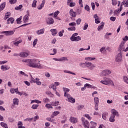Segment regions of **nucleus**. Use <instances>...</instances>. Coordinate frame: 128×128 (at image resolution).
Instances as JSON below:
<instances>
[{
	"mask_svg": "<svg viewBox=\"0 0 128 128\" xmlns=\"http://www.w3.org/2000/svg\"><path fill=\"white\" fill-rule=\"evenodd\" d=\"M58 14H60V12L58 10H57L54 13V18H56L58 16Z\"/></svg>",
	"mask_w": 128,
	"mask_h": 128,
	"instance_id": "13d9d810",
	"label": "nucleus"
},
{
	"mask_svg": "<svg viewBox=\"0 0 128 128\" xmlns=\"http://www.w3.org/2000/svg\"><path fill=\"white\" fill-rule=\"evenodd\" d=\"M43 102H45V104L46 102H50V100L48 98H45L43 100Z\"/></svg>",
	"mask_w": 128,
	"mask_h": 128,
	"instance_id": "338daca9",
	"label": "nucleus"
},
{
	"mask_svg": "<svg viewBox=\"0 0 128 128\" xmlns=\"http://www.w3.org/2000/svg\"><path fill=\"white\" fill-rule=\"evenodd\" d=\"M38 43V38H36L34 40L33 42V46L34 48L36 46V44Z\"/></svg>",
	"mask_w": 128,
	"mask_h": 128,
	"instance_id": "6e6d98bb",
	"label": "nucleus"
},
{
	"mask_svg": "<svg viewBox=\"0 0 128 128\" xmlns=\"http://www.w3.org/2000/svg\"><path fill=\"white\" fill-rule=\"evenodd\" d=\"M52 106H58L60 104V102L57 101L55 102H52Z\"/></svg>",
	"mask_w": 128,
	"mask_h": 128,
	"instance_id": "58836bf2",
	"label": "nucleus"
},
{
	"mask_svg": "<svg viewBox=\"0 0 128 128\" xmlns=\"http://www.w3.org/2000/svg\"><path fill=\"white\" fill-rule=\"evenodd\" d=\"M122 5H120V8H118L116 10H115L114 12V16H118V14H120V12L122 10Z\"/></svg>",
	"mask_w": 128,
	"mask_h": 128,
	"instance_id": "2eb2a0df",
	"label": "nucleus"
},
{
	"mask_svg": "<svg viewBox=\"0 0 128 128\" xmlns=\"http://www.w3.org/2000/svg\"><path fill=\"white\" fill-rule=\"evenodd\" d=\"M22 18L20 16V18L16 19L17 24H20L22 23Z\"/></svg>",
	"mask_w": 128,
	"mask_h": 128,
	"instance_id": "37998d69",
	"label": "nucleus"
},
{
	"mask_svg": "<svg viewBox=\"0 0 128 128\" xmlns=\"http://www.w3.org/2000/svg\"><path fill=\"white\" fill-rule=\"evenodd\" d=\"M18 99L17 98H14L13 100V104H14L15 106H18Z\"/></svg>",
	"mask_w": 128,
	"mask_h": 128,
	"instance_id": "a878e982",
	"label": "nucleus"
},
{
	"mask_svg": "<svg viewBox=\"0 0 128 128\" xmlns=\"http://www.w3.org/2000/svg\"><path fill=\"white\" fill-rule=\"evenodd\" d=\"M14 33V30L4 31L2 34H5L6 36H12Z\"/></svg>",
	"mask_w": 128,
	"mask_h": 128,
	"instance_id": "ddd939ff",
	"label": "nucleus"
},
{
	"mask_svg": "<svg viewBox=\"0 0 128 128\" xmlns=\"http://www.w3.org/2000/svg\"><path fill=\"white\" fill-rule=\"evenodd\" d=\"M10 68V67L6 65H2L1 66V70H2L4 71V70H8Z\"/></svg>",
	"mask_w": 128,
	"mask_h": 128,
	"instance_id": "f3484780",
	"label": "nucleus"
},
{
	"mask_svg": "<svg viewBox=\"0 0 128 128\" xmlns=\"http://www.w3.org/2000/svg\"><path fill=\"white\" fill-rule=\"evenodd\" d=\"M4 8H6V3H2L0 6V12L4 10Z\"/></svg>",
	"mask_w": 128,
	"mask_h": 128,
	"instance_id": "bb28decb",
	"label": "nucleus"
},
{
	"mask_svg": "<svg viewBox=\"0 0 128 128\" xmlns=\"http://www.w3.org/2000/svg\"><path fill=\"white\" fill-rule=\"evenodd\" d=\"M124 44H126V41H122L119 46L118 50L122 52V50H124Z\"/></svg>",
	"mask_w": 128,
	"mask_h": 128,
	"instance_id": "9b49d317",
	"label": "nucleus"
},
{
	"mask_svg": "<svg viewBox=\"0 0 128 128\" xmlns=\"http://www.w3.org/2000/svg\"><path fill=\"white\" fill-rule=\"evenodd\" d=\"M111 112L112 114L110 116L109 120L110 122H114V121L116 120L114 119L116 116H120V114H118V112L114 109L112 110Z\"/></svg>",
	"mask_w": 128,
	"mask_h": 128,
	"instance_id": "f03ea898",
	"label": "nucleus"
},
{
	"mask_svg": "<svg viewBox=\"0 0 128 128\" xmlns=\"http://www.w3.org/2000/svg\"><path fill=\"white\" fill-rule=\"evenodd\" d=\"M112 74V71L108 70H104L102 72V76H108V74Z\"/></svg>",
	"mask_w": 128,
	"mask_h": 128,
	"instance_id": "6e6552de",
	"label": "nucleus"
},
{
	"mask_svg": "<svg viewBox=\"0 0 128 128\" xmlns=\"http://www.w3.org/2000/svg\"><path fill=\"white\" fill-rule=\"evenodd\" d=\"M49 88H52L53 90L56 92V85L54 84H51L49 86Z\"/></svg>",
	"mask_w": 128,
	"mask_h": 128,
	"instance_id": "5701e85b",
	"label": "nucleus"
},
{
	"mask_svg": "<svg viewBox=\"0 0 128 128\" xmlns=\"http://www.w3.org/2000/svg\"><path fill=\"white\" fill-rule=\"evenodd\" d=\"M54 18H48L46 20V24H54Z\"/></svg>",
	"mask_w": 128,
	"mask_h": 128,
	"instance_id": "1a4fd4ad",
	"label": "nucleus"
},
{
	"mask_svg": "<svg viewBox=\"0 0 128 128\" xmlns=\"http://www.w3.org/2000/svg\"><path fill=\"white\" fill-rule=\"evenodd\" d=\"M82 124L84 126V128H90L88 126V120H86L84 118H82Z\"/></svg>",
	"mask_w": 128,
	"mask_h": 128,
	"instance_id": "f8f14e48",
	"label": "nucleus"
},
{
	"mask_svg": "<svg viewBox=\"0 0 128 128\" xmlns=\"http://www.w3.org/2000/svg\"><path fill=\"white\" fill-rule=\"evenodd\" d=\"M10 12H7L5 14V16L4 18V20H7V18H8L10 17Z\"/></svg>",
	"mask_w": 128,
	"mask_h": 128,
	"instance_id": "7c9ffc66",
	"label": "nucleus"
},
{
	"mask_svg": "<svg viewBox=\"0 0 128 128\" xmlns=\"http://www.w3.org/2000/svg\"><path fill=\"white\" fill-rule=\"evenodd\" d=\"M0 126H2V128H8V124H6L4 122H2L0 123Z\"/></svg>",
	"mask_w": 128,
	"mask_h": 128,
	"instance_id": "ea45409f",
	"label": "nucleus"
},
{
	"mask_svg": "<svg viewBox=\"0 0 128 128\" xmlns=\"http://www.w3.org/2000/svg\"><path fill=\"white\" fill-rule=\"evenodd\" d=\"M84 88H92V85L88 84H86L84 86Z\"/></svg>",
	"mask_w": 128,
	"mask_h": 128,
	"instance_id": "680f3d73",
	"label": "nucleus"
},
{
	"mask_svg": "<svg viewBox=\"0 0 128 128\" xmlns=\"http://www.w3.org/2000/svg\"><path fill=\"white\" fill-rule=\"evenodd\" d=\"M84 8L86 10H88H88H90V6L88 4H86L84 6Z\"/></svg>",
	"mask_w": 128,
	"mask_h": 128,
	"instance_id": "774afa93",
	"label": "nucleus"
},
{
	"mask_svg": "<svg viewBox=\"0 0 128 128\" xmlns=\"http://www.w3.org/2000/svg\"><path fill=\"white\" fill-rule=\"evenodd\" d=\"M79 66H80V68H86V62H80V63Z\"/></svg>",
	"mask_w": 128,
	"mask_h": 128,
	"instance_id": "49530a36",
	"label": "nucleus"
},
{
	"mask_svg": "<svg viewBox=\"0 0 128 128\" xmlns=\"http://www.w3.org/2000/svg\"><path fill=\"white\" fill-rule=\"evenodd\" d=\"M68 30H69V31L76 30V27H74V26L69 27L68 28Z\"/></svg>",
	"mask_w": 128,
	"mask_h": 128,
	"instance_id": "5fc2aeb1",
	"label": "nucleus"
},
{
	"mask_svg": "<svg viewBox=\"0 0 128 128\" xmlns=\"http://www.w3.org/2000/svg\"><path fill=\"white\" fill-rule=\"evenodd\" d=\"M64 30H62L61 31L59 32L58 33V36H64Z\"/></svg>",
	"mask_w": 128,
	"mask_h": 128,
	"instance_id": "c9c22d12",
	"label": "nucleus"
},
{
	"mask_svg": "<svg viewBox=\"0 0 128 128\" xmlns=\"http://www.w3.org/2000/svg\"><path fill=\"white\" fill-rule=\"evenodd\" d=\"M46 30V29L44 28H43L42 29L38 30L36 32L37 34L40 35V34H44V32Z\"/></svg>",
	"mask_w": 128,
	"mask_h": 128,
	"instance_id": "a211bd4d",
	"label": "nucleus"
},
{
	"mask_svg": "<svg viewBox=\"0 0 128 128\" xmlns=\"http://www.w3.org/2000/svg\"><path fill=\"white\" fill-rule=\"evenodd\" d=\"M90 66H92V62H86V68H90Z\"/></svg>",
	"mask_w": 128,
	"mask_h": 128,
	"instance_id": "864d4df0",
	"label": "nucleus"
},
{
	"mask_svg": "<svg viewBox=\"0 0 128 128\" xmlns=\"http://www.w3.org/2000/svg\"><path fill=\"white\" fill-rule=\"evenodd\" d=\"M36 2H38V1L36 0H34L32 4V8H36Z\"/></svg>",
	"mask_w": 128,
	"mask_h": 128,
	"instance_id": "72a5a7b5",
	"label": "nucleus"
},
{
	"mask_svg": "<svg viewBox=\"0 0 128 128\" xmlns=\"http://www.w3.org/2000/svg\"><path fill=\"white\" fill-rule=\"evenodd\" d=\"M38 108V104H34L32 106V110H36Z\"/></svg>",
	"mask_w": 128,
	"mask_h": 128,
	"instance_id": "a18cd8bd",
	"label": "nucleus"
},
{
	"mask_svg": "<svg viewBox=\"0 0 128 128\" xmlns=\"http://www.w3.org/2000/svg\"><path fill=\"white\" fill-rule=\"evenodd\" d=\"M92 126L90 128H96V123L94 122H90Z\"/></svg>",
	"mask_w": 128,
	"mask_h": 128,
	"instance_id": "a19ab883",
	"label": "nucleus"
},
{
	"mask_svg": "<svg viewBox=\"0 0 128 128\" xmlns=\"http://www.w3.org/2000/svg\"><path fill=\"white\" fill-rule=\"evenodd\" d=\"M50 32H51L53 36H56L58 34V30L56 29L52 28L50 30Z\"/></svg>",
	"mask_w": 128,
	"mask_h": 128,
	"instance_id": "aec40b11",
	"label": "nucleus"
},
{
	"mask_svg": "<svg viewBox=\"0 0 128 128\" xmlns=\"http://www.w3.org/2000/svg\"><path fill=\"white\" fill-rule=\"evenodd\" d=\"M22 5L20 4L19 6L16 7L15 10H22Z\"/></svg>",
	"mask_w": 128,
	"mask_h": 128,
	"instance_id": "3c124183",
	"label": "nucleus"
},
{
	"mask_svg": "<svg viewBox=\"0 0 128 128\" xmlns=\"http://www.w3.org/2000/svg\"><path fill=\"white\" fill-rule=\"evenodd\" d=\"M84 108V105H79L77 107L78 110H82Z\"/></svg>",
	"mask_w": 128,
	"mask_h": 128,
	"instance_id": "f704fd0d",
	"label": "nucleus"
},
{
	"mask_svg": "<svg viewBox=\"0 0 128 128\" xmlns=\"http://www.w3.org/2000/svg\"><path fill=\"white\" fill-rule=\"evenodd\" d=\"M112 0V6H116L118 4V2H116V0Z\"/></svg>",
	"mask_w": 128,
	"mask_h": 128,
	"instance_id": "bf43d9fd",
	"label": "nucleus"
},
{
	"mask_svg": "<svg viewBox=\"0 0 128 128\" xmlns=\"http://www.w3.org/2000/svg\"><path fill=\"white\" fill-rule=\"evenodd\" d=\"M30 59H28V60H22V62H26L27 66H28V64H30Z\"/></svg>",
	"mask_w": 128,
	"mask_h": 128,
	"instance_id": "09e8293b",
	"label": "nucleus"
},
{
	"mask_svg": "<svg viewBox=\"0 0 128 128\" xmlns=\"http://www.w3.org/2000/svg\"><path fill=\"white\" fill-rule=\"evenodd\" d=\"M104 23L101 22V25L99 26L98 28V30L100 32V30H102V28H104Z\"/></svg>",
	"mask_w": 128,
	"mask_h": 128,
	"instance_id": "b1692460",
	"label": "nucleus"
},
{
	"mask_svg": "<svg viewBox=\"0 0 128 128\" xmlns=\"http://www.w3.org/2000/svg\"><path fill=\"white\" fill-rule=\"evenodd\" d=\"M9 2L10 4H16V0H9Z\"/></svg>",
	"mask_w": 128,
	"mask_h": 128,
	"instance_id": "e2e57ef3",
	"label": "nucleus"
},
{
	"mask_svg": "<svg viewBox=\"0 0 128 128\" xmlns=\"http://www.w3.org/2000/svg\"><path fill=\"white\" fill-rule=\"evenodd\" d=\"M94 109L96 110H98V104H100V98L98 97L94 98Z\"/></svg>",
	"mask_w": 128,
	"mask_h": 128,
	"instance_id": "423d86ee",
	"label": "nucleus"
},
{
	"mask_svg": "<svg viewBox=\"0 0 128 128\" xmlns=\"http://www.w3.org/2000/svg\"><path fill=\"white\" fill-rule=\"evenodd\" d=\"M108 112H104L102 114V118L103 120H106V116H108Z\"/></svg>",
	"mask_w": 128,
	"mask_h": 128,
	"instance_id": "473e14b6",
	"label": "nucleus"
},
{
	"mask_svg": "<svg viewBox=\"0 0 128 128\" xmlns=\"http://www.w3.org/2000/svg\"><path fill=\"white\" fill-rule=\"evenodd\" d=\"M69 26H76V23L75 22H72L70 23Z\"/></svg>",
	"mask_w": 128,
	"mask_h": 128,
	"instance_id": "69168bd1",
	"label": "nucleus"
},
{
	"mask_svg": "<svg viewBox=\"0 0 128 128\" xmlns=\"http://www.w3.org/2000/svg\"><path fill=\"white\" fill-rule=\"evenodd\" d=\"M68 102H72V104H74L76 102V99L72 97L68 99Z\"/></svg>",
	"mask_w": 128,
	"mask_h": 128,
	"instance_id": "cd10ccee",
	"label": "nucleus"
},
{
	"mask_svg": "<svg viewBox=\"0 0 128 128\" xmlns=\"http://www.w3.org/2000/svg\"><path fill=\"white\" fill-rule=\"evenodd\" d=\"M88 23H85V24H84L83 30H88Z\"/></svg>",
	"mask_w": 128,
	"mask_h": 128,
	"instance_id": "603ef678",
	"label": "nucleus"
},
{
	"mask_svg": "<svg viewBox=\"0 0 128 128\" xmlns=\"http://www.w3.org/2000/svg\"><path fill=\"white\" fill-rule=\"evenodd\" d=\"M123 80L124 81V82H126V84H128V78L126 76H124L123 77Z\"/></svg>",
	"mask_w": 128,
	"mask_h": 128,
	"instance_id": "de8ad7c7",
	"label": "nucleus"
},
{
	"mask_svg": "<svg viewBox=\"0 0 128 128\" xmlns=\"http://www.w3.org/2000/svg\"><path fill=\"white\" fill-rule=\"evenodd\" d=\"M101 84H105L106 86H108V84H112V86H114V82L110 78H108L106 77L104 78V80H101L100 82Z\"/></svg>",
	"mask_w": 128,
	"mask_h": 128,
	"instance_id": "7ed1b4c3",
	"label": "nucleus"
},
{
	"mask_svg": "<svg viewBox=\"0 0 128 128\" xmlns=\"http://www.w3.org/2000/svg\"><path fill=\"white\" fill-rule=\"evenodd\" d=\"M64 72H66V74H74V76H76V73H74L70 71H68L67 70H64Z\"/></svg>",
	"mask_w": 128,
	"mask_h": 128,
	"instance_id": "8fccbe9b",
	"label": "nucleus"
},
{
	"mask_svg": "<svg viewBox=\"0 0 128 128\" xmlns=\"http://www.w3.org/2000/svg\"><path fill=\"white\" fill-rule=\"evenodd\" d=\"M70 120L72 124H76V122H78V119L74 117H71Z\"/></svg>",
	"mask_w": 128,
	"mask_h": 128,
	"instance_id": "4be33fe9",
	"label": "nucleus"
},
{
	"mask_svg": "<svg viewBox=\"0 0 128 128\" xmlns=\"http://www.w3.org/2000/svg\"><path fill=\"white\" fill-rule=\"evenodd\" d=\"M80 22H82V19L79 18L76 20V24L78 25L80 24Z\"/></svg>",
	"mask_w": 128,
	"mask_h": 128,
	"instance_id": "052dcab7",
	"label": "nucleus"
},
{
	"mask_svg": "<svg viewBox=\"0 0 128 128\" xmlns=\"http://www.w3.org/2000/svg\"><path fill=\"white\" fill-rule=\"evenodd\" d=\"M122 60V54L119 53L116 56L115 62H121Z\"/></svg>",
	"mask_w": 128,
	"mask_h": 128,
	"instance_id": "0eeeda50",
	"label": "nucleus"
},
{
	"mask_svg": "<svg viewBox=\"0 0 128 128\" xmlns=\"http://www.w3.org/2000/svg\"><path fill=\"white\" fill-rule=\"evenodd\" d=\"M30 82L32 83H34V84L36 83V84H38V86H40V84H42V82L40 81L39 78H36L34 79V78L31 76Z\"/></svg>",
	"mask_w": 128,
	"mask_h": 128,
	"instance_id": "39448f33",
	"label": "nucleus"
},
{
	"mask_svg": "<svg viewBox=\"0 0 128 128\" xmlns=\"http://www.w3.org/2000/svg\"><path fill=\"white\" fill-rule=\"evenodd\" d=\"M96 60V58L87 57L85 58V60Z\"/></svg>",
	"mask_w": 128,
	"mask_h": 128,
	"instance_id": "79ce46f5",
	"label": "nucleus"
},
{
	"mask_svg": "<svg viewBox=\"0 0 128 128\" xmlns=\"http://www.w3.org/2000/svg\"><path fill=\"white\" fill-rule=\"evenodd\" d=\"M53 60L56 62H64V60H68V58L66 57H62L59 59L53 58Z\"/></svg>",
	"mask_w": 128,
	"mask_h": 128,
	"instance_id": "9d476101",
	"label": "nucleus"
},
{
	"mask_svg": "<svg viewBox=\"0 0 128 128\" xmlns=\"http://www.w3.org/2000/svg\"><path fill=\"white\" fill-rule=\"evenodd\" d=\"M40 62V61L36 59L30 60L28 66L34 68H42V65Z\"/></svg>",
	"mask_w": 128,
	"mask_h": 128,
	"instance_id": "f257e3e1",
	"label": "nucleus"
},
{
	"mask_svg": "<svg viewBox=\"0 0 128 128\" xmlns=\"http://www.w3.org/2000/svg\"><path fill=\"white\" fill-rule=\"evenodd\" d=\"M46 120L48 122H54L56 121V120L52 119V118H47Z\"/></svg>",
	"mask_w": 128,
	"mask_h": 128,
	"instance_id": "4c0bfd02",
	"label": "nucleus"
},
{
	"mask_svg": "<svg viewBox=\"0 0 128 128\" xmlns=\"http://www.w3.org/2000/svg\"><path fill=\"white\" fill-rule=\"evenodd\" d=\"M28 54H30V52H22L20 54V56L21 58H26L28 56Z\"/></svg>",
	"mask_w": 128,
	"mask_h": 128,
	"instance_id": "4468645a",
	"label": "nucleus"
},
{
	"mask_svg": "<svg viewBox=\"0 0 128 128\" xmlns=\"http://www.w3.org/2000/svg\"><path fill=\"white\" fill-rule=\"evenodd\" d=\"M22 42V40H19L18 41H17L14 42V45L16 46H18V44H20Z\"/></svg>",
	"mask_w": 128,
	"mask_h": 128,
	"instance_id": "c85d7f7f",
	"label": "nucleus"
},
{
	"mask_svg": "<svg viewBox=\"0 0 128 128\" xmlns=\"http://www.w3.org/2000/svg\"><path fill=\"white\" fill-rule=\"evenodd\" d=\"M90 48V46H88V48H80L79 50V52H82V50H89Z\"/></svg>",
	"mask_w": 128,
	"mask_h": 128,
	"instance_id": "e433bc0d",
	"label": "nucleus"
},
{
	"mask_svg": "<svg viewBox=\"0 0 128 128\" xmlns=\"http://www.w3.org/2000/svg\"><path fill=\"white\" fill-rule=\"evenodd\" d=\"M44 4H46V0H42L41 4L38 6V10H42V8L44 6Z\"/></svg>",
	"mask_w": 128,
	"mask_h": 128,
	"instance_id": "6ab92c4d",
	"label": "nucleus"
},
{
	"mask_svg": "<svg viewBox=\"0 0 128 128\" xmlns=\"http://www.w3.org/2000/svg\"><path fill=\"white\" fill-rule=\"evenodd\" d=\"M52 114L55 116H58V114H60V112H58V111L54 112H52Z\"/></svg>",
	"mask_w": 128,
	"mask_h": 128,
	"instance_id": "0e129e2a",
	"label": "nucleus"
},
{
	"mask_svg": "<svg viewBox=\"0 0 128 128\" xmlns=\"http://www.w3.org/2000/svg\"><path fill=\"white\" fill-rule=\"evenodd\" d=\"M7 22L8 24H12L14 22V19L12 18H10L8 19Z\"/></svg>",
	"mask_w": 128,
	"mask_h": 128,
	"instance_id": "393cba45",
	"label": "nucleus"
},
{
	"mask_svg": "<svg viewBox=\"0 0 128 128\" xmlns=\"http://www.w3.org/2000/svg\"><path fill=\"white\" fill-rule=\"evenodd\" d=\"M46 108H52V102L51 104H47L45 106Z\"/></svg>",
	"mask_w": 128,
	"mask_h": 128,
	"instance_id": "2f4dec72",
	"label": "nucleus"
},
{
	"mask_svg": "<svg viewBox=\"0 0 128 128\" xmlns=\"http://www.w3.org/2000/svg\"><path fill=\"white\" fill-rule=\"evenodd\" d=\"M94 18H95V22L97 24L100 23V19L98 18V14H96L94 16Z\"/></svg>",
	"mask_w": 128,
	"mask_h": 128,
	"instance_id": "412c9836",
	"label": "nucleus"
},
{
	"mask_svg": "<svg viewBox=\"0 0 128 128\" xmlns=\"http://www.w3.org/2000/svg\"><path fill=\"white\" fill-rule=\"evenodd\" d=\"M78 33L72 34L70 38V40H72V42H80V40H82V37H80V36H78Z\"/></svg>",
	"mask_w": 128,
	"mask_h": 128,
	"instance_id": "20e7f679",
	"label": "nucleus"
},
{
	"mask_svg": "<svg viewBox=\"0 0 128 128\" xmlns=\"http://www.w3.org/2000/svg\"><path fill=\"white\" fill-rule=\"evenodd\" d=\"M69 14L72 18H76V12H74L73 9H71L70 10Z\"/></svg>",
	"mask_w": 128,
	"mask_h": 128,
	"instance_id": "dca6fc26",
	"label": "nucleus"
},
{
	"mask_svg": "<svg viewBox=\"0 0 128 128\" xmlns=\"http://www.w3.org/2000/svg\"><path fill=\"white\" fill-rule=\"evenodd\" d=\"M23 20L24 22H28V15H25Z\"/></svg>",
	"mask_w": 128,
	"mask_h": 128,
	"instance_id": "c756f323",
	"label": "nucleus"
},
{
	"mask_svg": "<svg viewBox=\"0 0 128 128\" xmlns=\"http://www.w3.org/2000/svg\"><path fill=\"white\" fill-rule=\"evenodd\" d=\"M63 90L64 92V94H68L70 92V89L66 88H63Z\"/></svg>",
	"mask_w": 128,
	"mask_h": 128,
	"instance_id": "c03bdc74",
	"label": "nucleus"
},
{
	"mask_svg": "<svg viewBox=\"0 0 128 128\" xmlns=\"http://www.w3.org/2000/svg\"><path fill=\"white\" fill-rule=\"evenodd\" d=\"M64 96H65V98H68V100L72 96H70V94H68V93H66L64 94Z\"/></svg>",
	"mask_w": 128,
	"mask_h": 128,
	"instance_id": "4d7b16f0",
	"label": "nucleus"
}]
</instances>
